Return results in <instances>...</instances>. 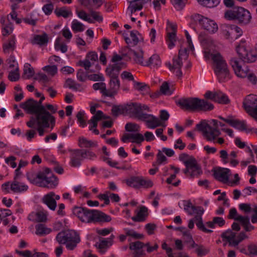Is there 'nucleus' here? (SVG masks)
Returning a JSON list of instances; mask_svg holds the SVG:
<instances>
[{"label":"nucleus","instance_id":"15","mask_svg":"<svg viewBox=\"0 0 257 257\" xmlns=\"http://www.w3.org/2000/svg\"><path fill=\"white\" fill-rule=\"evenodd\" d=\"M21 107L28 113L35 114L34 117H37L39 114L43 113L42 109L39 106L37 101L30 98L21 104Z\"/></svg>","mask_w":257,"mask_h":257},{"label":"nucleus","instance_id":"40","mask_svg":"<svg viewBox=\"0 0 257 257\" xmlns=\"http://www.w3.org/2000/svg\"><path fill=\"white\" fill-rule=\"evenodd\" d=\"M97 142L87 140L83 137H80L78 139V146L80 148H90L97 146Z\"/></svg>","mask_w":257,"mask_h":257},{"label":"nucleus","instance_id":"51","mask_svg":"<svg viewBox=\"0 0 257 257\" xmlns=\"http://www.w3.org/2000/svg\"><path fill=\"white\" fill-rule=\"evenodd\" d=\"M220 2V0H204L200 5L206 8H213L217 6Z\"/></svg>","mask_w":257,"mask_h":257},{"label":"nucleus","instance_id":"33","mask_svg":"<svg viewBox=\"0 0 257 257\" xmlns=\"http://www.w3.org/2000/svg\"><path fill=\"white\" fill-rule=\"evenodd\" d=\"M161 65V60L159 56L157 54H154L149 59L145 61L144 66L150 67L151 68H158Z\"/></svg>","mask_w":257,"mask_h":257},{"label":"nucleus","instance_id":"11","mask_svg":"<svg viewBox=\"0 0 257 257\" xmlns=\"http://www.w3.org/2000/svg\"><path fill=\"white\" fill-rule=\"evenodd\" d=\"M242 103L245 111L257 121V95L253 94L247 95Z\"/></svg>","mask_w":257,"mask_h":257},{"label":"nucleus","instance_id":"1","mask_svg":"<svg viewBox=\"0 0 257 257\" xmlns=\"http://www.w3.org/2000/svg\"><path fill=\"white\" fill-rule=\"evenodd\" d=\"M204 57L206 59L212 60L213 68L219 82H225L230 79L227 64L219 53L214 52L211 48L206 46L204 51Z\"/></svg>","mask_w":257,"mask_h":257},{"label":"nucleus","instance_id":"28","mask_svg":"<svg viewBox=\"0 0 257 257\" xmlns=\"http://www.w3.org/2000/svg\"><path fill=\"white\" fill-rule=\"evenodd\" d=\"M71 151L70 155V164L72 167H78L81 165V161L83 160L81 150L77 149Z\"/></svg>","mask_w":257,"mask_h":257},{"label":"nucleus","instance_id":"36","mask_svg":"<svg viewBox=\"0 0 257 257\" xmlns=\"http://www.w3.org/2000/svg\"><path fill=\"white\" fill-rule=\"evenodd\" d=\"M114 237L113 235H111L110 238L100 240L99 243L96 245L97 247L99 249L100 253H104L106 248L112 245V239L114 238Z\"/></svg>","mask_w":257,"mask_h":257},{"label":"nucleus","instance_id":"37","mask_svg":"<svg viewBox=\"0 0 257 257\" xmlns=\"http://www.w3.org/2000/svg\"><path fill=\"white\" fill-rule=\"evenodd\" d=\"M160 93L164 95H170L172 94L174 90L173 86H170L167 82L163 83L160 87ZM160 92L157 93L152 96L153 97H158Z\"/></svg>","mask_w":257,"mask_h":257},{"label":"nucleus","instance_id":"55","mask_svg":"<svg viewBox=\"0 0 257 257\" xmlns=\"http://www.w3.org/2000/svg\"><path fill=\"white\" fill-rule=\"evenodd\" d=\"M71 28L75 32H82L84 30V25L76 20L72 21Z\"/></svg>","mask_w":257,"mask_h":257},{"label":"nucleus","instance_id":"44","mask_svg":"<svg viewBox=\"0 0 257 257\" xmlns=\"http://www.w3.org/2000/svg\"><path fill=\"white\" fill-rule=\"evenodd\" d=\"M147 208L145 206L140 207V210L137 213V216L132 217V219L135 221H142L144 220V218L147 215Z\"/></svg>","mask_w":257,"mask_h":257},{"label":"nucleus","instance_id":"56","mask_svg":"<svg viewBox=\"0 0 257 257\" xmlns=\"http://www.w3.org/2000/svg\"><path fill=\"white\" fill-rule=\"evenodd\" d=\"M112 113L114 116H117L125 112V106L114 105L111 109Z\"/></svg>","mask_w":257,"mask_h":257},{"label":"nucleus","instance_id":"23","mask_svg":"<svg viewBox=\"0 0 257 257\" xmlns=\"http://www.w3.org/2000/svg\"><path fill=\"white\" fill-rule=\"evenodd\" d=\"M125 112L132 116H135L141 120V117L145 113L142 112V108L140 104L132 103L125 106Z\"/></svg>","mask_w":257,"mask_h":257},{"label":"nucleus","instance_id":"62","mask_svg":"<svg viewBox=\"0 0 257 257\" xmlns=\"http://www.w3.org/2000/svg\"><path fill=\"white\" fill-rule=\"evenodd\" d=\"M8 78L11 81H16L20 78L19 69L18 70L12 69L9 70Z\"/></svg>","mask_w":257,"mask_h":257},{"label":"nucleus","instance_id":"3","mask_svg":"<svg viewBox=\"0 0 257 257\" xmlns=\"http://www.w3.org/2000/svg\"><path fill=\"white\" fill-rule=\"evenodd\" d=\"M27 176L32 183L41 187L54 188L58 184L57 178L48 168L46 169L44 171L37 173H29Z\"/></svg>","mask_w":257,"mask_h":257},{"label":"nucleus","instance_id":"8","mask_svg":"<svg viewBox=\"0 0 257 257\" xmlns=\"http://www.w3.org/2000/svg\"><path fill=\"white\" fill-rule=\"evenodd\" d=\"M224 18L227 20H236L241 24H249L251 20L250 12L242 7L235 8L224 13Z\"/></svg>","mask_w":257,"mask_h":257},{"label":"nucleus","instance_id":"13","mask_svg":"<svg viewBox=\"0 0 257 257\" xmlns=\"http://www.w3.org/2000/svg\"><path fill=\"white\" fill-rule=\"evenodd\" d=\"M142 1H127L129 5L126 10V14L131 18L133 22H135L137 19L136 18L137 15L136 14L137 12L140 11L144 7L145 4L151 2V0H142Z\"/></svg>","mask_w":257,"mask_h":257},{"label":"nucleus","instance_id":"7","mask_svg":"<svg viewBox=\"0 0 257 257\" xmlns=\"http://www.w3.org/2000/svg\"><path fill=\"white\" fill-rule=\"evenodd\" d=\"M56 239L59 244L66 245L68 250H73L80 241L79 234L74 230H69L58 233Z\"/></svg>","mask_w":257,"mask_h":257},{"label":"nucleus","instance_id":"5","mask_svg":"<svg viewBox=\"0 0 257 257\" xmlns=\"http://www.w3.org/2000/svg\"><path fill=\"white\" fill-rule=\"evenodd\" d=\"M55 123V118L50 113H45L39 115L37 117L31 116L30 120L27 122V125L30 128H34L37 126V131L40 136L44 135V128H48L51 125L53 128Z\"/></svg>","mask_w":257,"mask_h":257},{"label":"nucleus","instance_id":"60","mask_svg":"<svg viewBox=\"0 0 257 257\" xmlns=\"http://www.w3.org/2000/svg\"><path fill=\"white\" fill-rule=\"evenodd\" d=\"M7 62L9 65V70L12 69L18 70L19 69L18 64L13 56H11L7 60Z\"/></svg>","mask_w":257,"mask_h":257},{"label":"nucleus","instance_id":"18","mask_svg":"<svg viewBox=\"0 0 257 257\" xmlns=\"http://www.w3.org/2000/svg\"><path fill=\"white\" fill-rule=\"evenodd\" d=\"M177 25L175 24L167 21V35L166 41L169 49L173 48L175 45V42L177 40L176 32Z\"/></svg>","mask_w":257,"mask_h":257},{"label":"nucleus","instance_id":"45","mask_svg":"<svg viewBox=\"0 0 257 257\" xmlns=\"http://www.w3.org/2000/svg\"><path fill=\"white\" fill-rule=\"evenodd\" d=\"M239 220L245 231H250L254 229V226L249 222V218L248 216L239 217Z\"/></svg>","mask_w":257,"mask_h":257},{"label":"nucleus","instance_id":"2","mask_svg":"<svg viewBox=\"0 0 257 257\" xmlns=\"http://www.w3.org/2000/svg\"><path fill=\"white\" fill-rule=\"evenodd\" d=\"M73 213L81 222L84 223L108 222L111 220L109 215L97 210L75 207L73 209Z\"/></svg>","mask_w":257,"mask_h":257},{"label":"nucleus","instance_id":"9","mask_svg":"<svg viewBox=\"0 0 257 257\" xmlns=\"http://www.w3.org/2000/svg\"><path fill=\"white\" fill-rule=\"evenodd\" d=\"M191 18L194 21L197 22L201 28L207 31L209 34H215L218 30V25L213 20L199 14H193L191 16Z\"/></svg>","mask_w":257,"mask_h":257},{"label":"nucleus","instance_id":"27","mask_svg":"<svg viewBox=\"0 0 257 257\" xmlns=\"http://www.w3.org/2000/svg\"><path fill=\"white\" fill-rule=\"evenodd\" d=\"M109 88L106 89V96L113 97L116 95L120 88V81L118 78H110Z\"/></svg>","mask_w":257,"mask_h":257},{"label":"nucleus","instance_id":"16","mask_svg":"<svg viewBox=\"0 0 257 257\" xmlns=\"http://www.w3.org/2000/svg\"><path fill=\"white\" fill-rule=\"evenodd\" d=\"M230 64L233 69L235 74L238 77L245 78L247 73L250 71L248 67L245 65H242L241 62L236 58H232L230 60Z\"/></svg>","mask_w":257,"mask_h":257},{"label":"nucleus","instance_id":"26","mask_svg":"<svg viewBox=\"0 0 257 257\" xmlns=\"http://www.w3.org/2000/svg\"><path fill=\"white\" fill-rule=\"evenodd\" d=\"M103 112L100 110H98L96 113L92 117V118L88 121L89 124V130L92 131L93 133L96 135H98L99 132L98 130L96 128L97 126V122L102 118H106Z\"/></svg>","mask_w":257,"mask_h":257},{"label":"nucleus","instance_id":"17","mask_svg":"<svg viewBox=\"0 0 257 257\" xmlns=\"http://www.w3.org/2000/svg\"><path fill=\"white\" fill-rule=\"evenodd\" d=\"M219 118L229 124L230 126L241 131H244L246 134H248V130H249L250 127L248 126L245 121H241L235 119L232 116H228L226 118L219 116Z\"/></svg>","mask_w":257,"mask_h":257},{"label":"nucleus","instance_id":"63","mask_svg":"<svg viewBox=\"0 0 257 257\" xmlns=\"http://www.w3.org/2000/svg\"><path fill=\"white\" fill-rule=\"evenodd\" d=\"M145 245L143 242L140 241L131 242L130 244V249L131 250H135L136 251L143 248Z\"/></svg>","mask_w":257,"mask_h":257},{"label":"nucleus","instance_id":"31","mask_svg":"<svg viewBox=\"0 0 257 257\" xmlns=\"http://www.w3.org/2000/svg\"><path fill=\"white\" fill-rule=\"evenodd\" d=\"M28 218L34 222H44L47 219V214L43 211L33 212L29 215Z\"/></svg>","mask_w":257,"mask_h":257},{"label":"nucleus","instance_id":"20","mask_svg":"<svg viewBox=\"0 0 257 257\" xmlns=\"http://www.w3.org/2000/svg\"><path fill=\"white\" fill-rule=\"evenodd\" d=\"M128 51L127 54L132 57L134 61L137 64L144 66L145 61H144V52L141 48L135 47L134 48H126Z\"/></svg>","mask_w":257,"mask_h":257},{"label":"nucleus","instance_id":"19","mask_svg":"<svg viewBox=\"0 0 257 257\" xmlns=\"http://www.w3.org/2000/svg\"><path fill=\"white\" fill-rule=\"evenodd\" d=\"M141 120L146 122L147 126L149 128L154 129L160 126L166 127L159 118L152 114L144 113L142 115Z\"/></svg>","mask_w":257,"mask_h":257},{"label":"nucleus","instance_id":"22","mask_svg":"<svg viewBox=\"0 0 257 257\" xmlns=\"http://www.w3.org/2000/svg\"><path fill=\"white\" fill-rule=\"evenodd\" d=\"M231 174L230 170L224 168L216 169L214 172L215 178L224 184L229 183V178Z\"/></svg>","mask_w":257,"mask_h":257},{"label":"nucleus","instance_id":"52","mask_svg":"<svg viewBox=\"0 0 257 257\" xmlns=\"http://www.w3.org/2000/svg\"><path fill=\"white\" fill-rule=\"evenodd\" d=\"M179 160L183 162L186 167L188 166L191 163H192L194 160V158L189 156L186 154H181L179 157Z\"/></svg>","mask_w":257,"mask_h":257},{"label":"nucleus","instance_id":"59","mask_svg":"<svg viewBox=\"0 0 257 257\" xmlns=\"http://www.w3.org/2000/svg\"><path fill=\"white\" fill-rule=\"evenodd\" d=\"M66 85L71 89L75 90H80L81 85L75 82V81L72 79L68 78L66 81Z\"/></svg>","mask_w":257,"mask_h":257},{"label":"nucleus","instance_id":"57","mask_svg":"<svg viewBox=\"0 0 257 257\" xmlns=\"http://www.w3.org/2000/svg\"><path fill=\"white\" fill-rule=\"evenodd\" d=\"M238 207L241 211L246 214L249 213L251 212H254L255 209V207L252 208L251 205L248 203H241L239 204Z\"/></svg>","mask_w":257,"mask_h":257},{"label":"nucleus","instance_id":"43","mask_svg":"<svg viewBox=\"0 0 257 257\" xmlns=\"http://www.w3.org/2000/svg\"><path fill=\"white\" fill-rule=\"evenodd\" d=\"M134 88L142 94L147 93L150 89L149 86L146 84L135 81H134Z\"/></svg>","mask_w":257,"mask_h":257},{"label":"nucleus","instance_id":"12","mask_svg":"<svg viewBox=\"0 0 257 257\" xmlns=\"http://www.w3.org/2000/svg\"><path fill=\"white\" fill-rule=\"evenodd\" d=\"M221 237L223 241L228 242L229 245L234 247L237 246L243 239L248 238L244 232H241L237 235L236 233L231 229L223 232L221 234Z\"/></svg>","mask_w":257,"mask_h":257},{"label":"nucleus","instance_id":"49","mask_svg":"<svg viewBox=\"0 0 257 257\" xmlns=\"http://www.w3.org/2000/svg\"><path fill=\"white\" fill-rule=\"evenodd\" d=\"M34 70L30 64L26 63L25 64L23 75L24 78L30 79L34 75Z\"/></svg>","mask_w":257,"mask_h":257},{"label":"nucleus","instance_id":"34","mask_svg":"<svg viewBox=\"0 0 257 257\" xmlns=\"http://www.w3.org/2000/svg\"><path fill=\"white\" fill-rule=\"evenodd\" d=\"M124 231L126 235L121 234L119 236V239L121 242H123L126 239V236H131L135 239H141L144 237L142 234L138 233L133 229L126 228L124 229Z\"/></svg>","mask_w":257,"mask_h":257},{"label":"nucleus","instance_id":"24","mask_svg":"<svg viewBox=\"0 0 257 257\" xmlns=\"http://www.w3.org/2000/svg\"><path fill=\"white\" fill-rule=\"evenodd\" d=\"M125 66V63L123 62L110 65L106 69V74L110 78H118L119 71Z\"/></svg>","mask_w":257,"mask_h":257},{"label":"nucleus","instance_id":"46","mask_svg":"<svg viewBox=\"0 0 257 257\" xmlns=\"http://www.w3.org/2000/svg\"><path fill=\"white\" fill-rule=\"evenodd\" d=\"M153 182L151 180L140 176L139 189L141 188L148 189L153 187Z\"/></svg>","mask_w":257,"mask_h":257},{"label":"nucleus","instance_id":"64","mask_svg":"<svg viewBox=\"0 0 257 257\" xmlns=\"http://www.w3.org/2000/svg\"><path fill=\"white\" fill-rule=\"evenodd\" d=\"M125 128L127 132H134V133H138L137 132L140 131V127L136 123H128L125 125Z\"/></svg>","mask_w":257,"mask_h":257},{"label":"nucleus","instance_id":"54","mask_svg":"<svg viewBox=\"0 0 257 257\" xmlns=\"http://www.w3.org/2000/svg\"><path fill=\"white\" fill-rule=\"evenodd\" d=\"M92 87L95 90H99L102 94L106 96V87L105 83L103 82L95 83L93 85Z\"/></svg>","mask_w":257,"mask_h":257},{"label":"nucleus","instance_id":"38","mask_svg":"<svg viewBox=\"0 0 257 257\" xmlns=\"http://www.w3.org/2000/svg\"><path fill=\"white\" fill-rule=\"evenodd\" d=\"M220 32L226 39L233 40L232 25L223 24L220 27Z\"/></svg>","mask_w":257,"mask_h":257},{"label":"nucleus","instance_id":"10","mask_svg":"<svg viewBox=\"0 0 257 257\" xmlns=\"http://www.w3.org/2000/svg\"><path fill=\"white\" fill-rule=\"evenodd\" d=\"M236 50L240 59L244 62L252 63L257 59L256 53L253 52L249 44L245 41H241Z\"/></svg>","mask_w":257,"mask_h":257},{"label":"nucleus","instance_id":"30","mask_svg":"<svg viewBox=\"0 0 257 257\" xmlns=\"http://www.w3.org/2000/svg\"><path fill=\"white\" fill-rule=\"evenodd\" d=\"M28 189V186L24 183L14 180L11 183V190L15 193H20L26 191Z\"/></svg>","mask_w":257,"mask_h":257},{"label":"nucleus","instance_id":"6","mask_svg":"<svg viewBox=\"0 0 257 257\" xmlns=\"http://www.w3.org/2000/svg\"><path fill=\"white\" fill-rule=\"evenodd\" d=\"M196 127L207 141L217 143L219 145L224 143V139L219 137L221 134L220 131L218 128H212L206 120H203L197 124Z\"/></svg>","mask_w":257,"mask_h":257},{"label":"nucleus","instance_id":"50","mask_svg":"<svg viewBox=\"0 0 257 257\" xmlns=\"http://www.w3.org/2000/svg\"><path fill=\"white\" fill-rule=\"evenodd\" d=\"M178 230L183 231V234L187 236V239H188V242H190V247L191 248H197L199 245L196 244L195 242L193 240L191 235L188 231H187L185 228L180 227L178 228Z\"/></svg>","mask_w":257,"mask_h":257},{"label":"nucleus","instance_id":"14","mask_svg":"<svg viewBox=\"0 0 257 257\" xmlns=\"http://www.w3.org/2000/svg\"><path fill=\"white\" fill-rule=\"evenodd\" d=\"M188 49L186 47L181 46L178 56L174 57L173 59V65H172L170 63L167 64L170 70L181 69L183 65V60H185L188 58Z\"/></svg>","mask_w":257,"mask_h":257},{"label":"nucleus","instance_id":"53","mask_svg":"<svg viewBox=\"0 0 257 257\" xmlns=\"http://www.w3.org/2000/svg\"><path fill=\"white\" fill-rule=\"evenodd\" d=\"M56 15L58 17H63L65 18L72 16V13L71 11L66 9L65 8H61L55 11Z\"/></svg>","mask_w":257,"mask_h":257},{"label":"nucleus","instance_id":"39","mask_svg":"<svg viewBox=\"0 0 257 257\" xmlns=\"http://www.w3.org/2000/svg\"><path fill=\"white\" fill-rule=\"evenodd\" d=\"M140 176H133L125 180L126 185L135 189H139Z\"/></svg>","mask_w":257,"mask_h":257},{"label":"nucleus","instance_id":"61","mask_svg":"<svg viewBox=\"0 0 257 257\" xmlns=\"http://www.w3.org/2000/svg\"><path fill=\"white\" fill-rule=\"evenodd\" d=\"M55 48L57 50H60L62 53H65L67 51V46L61 43L59 38L57 39L55 41Z\"/></svg>","mask_w":257,"mask_h":257},{"label":"nucleus","instance_id":"48","mask_svg":"<svg viewBox=\"0 0 257 257\" xmlns=\"http://www.w3.org/2000/svg\"><path fill=\"white\" fill-rule=\"evenodd\" d=\"M11 215V211L9 209L0 210V223L2 221L4 225H6L9 222L8 217Z\"/></svg>","mask_w":257,"mask_h":257},{"label":"nucleus","instance_id":"21","mask_svg":"<svg viewBox=\"0 0 257 257\" xmlns=\"http://www.w3.org/2000/svg\"><path fill=\"white\" fill-rule=\"evenodd\" d=\"M183 172L186 175L189 176L191 178L198 177L202 173L201 168L196 160L187 166Z\"/></svg>","mask_w":257,"mask_h":257},{"label":"nucleus","instance_id":"25","mask_svg":"<svg viewBox=\"0 0 257 257\" xmlns=\"http://www.w3.org/2000/svg\"><path fill=\"white\" fill-rule=\"evenodd\" d=\"M59 199L60 196L58 195L51 192L44 196L42 201L51 210H55L57 206L56 200Z\"/></svg>","mask_w":257,"mask_h":257},{"label":"nucleus","instance_id":"47","mask_svg":"<svg viewBox=\"0 0 257 257\" xmlns=\"http://www.w3.org/2000/svg\"><path fill=\"white\" fill-rule=\"evenodd\" d=\"M48 41V36L46 34L42 35H36L34 37L33 43L34 44L43 45L47 44Z\"/></svg>","mask_w":257,"mask_h":257},{"label":"nucleus","instance_id":"35","mask_svg":"<svg viewBox=\"0 0 257 257\" xmlns=\"http://www.w3.org/2000/svg\"><path fill=\"white\" fill-rule=\"evenodd\" d=\"M3 51L5 53L9 54L13 51L16 47V38L14 36H11L7 41L3 44Z\"/></svg>","mask_w":257,"mask_h":257},{"label":"nucleus","instance_id":"42","mask_svg":"<svg viewBox=\"0 0 257 257\" xmlns=\"http://www.w3.org/2000/svg\"><path fill=\"white\" fill-rule=\"evenodd\" d=\"M52 231L51 228L47 227L42 224H39L36 226V234L40 236H44L49 234Z\"/></svg>","mask_w":257,"mask_h":257},{"label":"nucleus","instance_id":"58","mask_svg":"<svg viewBox=\"0 0 257 257\" xmlns=\"http://www.w3.org/2000/svg\"><path fill=\"white\" fill-rule=\"evenodd\" d=\"M217 95L216 98L218 100H215V102L223 104H226L229 102L228 97L221 92L218 91Z\"/></svg>","mask_w":257,"mask_h":257},{"label":"nucleus","instance_id":"29","mask_svg":"<svg viewBox=\"0 0 257 257\" xmlns=\"http://www.w3.org/2000/svg\"><path fill=\"white\" fill-rule=\"evenodd\" d=\"M131 139L133 140L132 142L138 144L144 141V136L140 133L126 134L122 136L121 141L123 143H126L128 140Z\"/></svg>","mask_w":257,"mask_h":257},{"label":"nucleus","instance_id":"4","mask_svg":"<svg viewBox=\"0 0 257 257\" xmlns=\"http://www.w3.org/2000/svg\"><path fill=\"white\" fill-rule=\"evenodd\" d=\"M178 104L182 108L191 111H207L214 108L212 103L198 98H182L178 100Z\"/></svg>","mask_w":257,"mask_h":257},{"label":"nucleus","instance_id":"41","mask_svg":"<svg viewBox=\"0 0 257 257\" xmlns=\"http://www.w3.org/2000/svg\"><path fill=\"white\" fill-rule=\"evenodd\" d=\"M184 209L188 212L190 215L194 214L197 211H199L200 214H203L204 209L200 206H193L191 203H188L187 205H185Z\"/></svg>","mask_w":257,"mask_h":257},{"label":"nucleus","instance_id":"32","mask_svg":"<svg viewBox=\"0 0 257 257\" xmlns=\"http://www.w3.org/2000/svg\"><path fill=\"white\" fill-rule=\"evenodd\" d=\"M194 214H196L195 216L192 219L194 220L195 222L196 226L200 230L206 232V233H211L212 232V230L211 229H209L206 228L205 225L203 223L202 215L203 214H200L199 211H197Z\"/></svg>","mask_w":257,"mask_h":257}]
</instances>
